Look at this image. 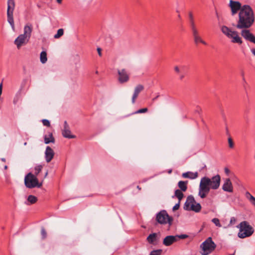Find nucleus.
<instances>
[{"mask_svg": "<svg viewBox=\"0 0 255 255\" xmlns=\"http://www.w3.org/2000/svg\"><path fill=\"white\" fill-rule=\"evenodd\" d=\"M29 40L23 34H20L14 40V43L19 49L22 45L26 44Z\"/></svg>", "mask_w": 255, "mask_h": 255, "instance_id": "14", "label": "nucleus"}, {"mask_svg": "<svg viewBox=\"0 0 255 255\" xmlns=\"http://www.w3.org/2000/svg\"><path fill=\"white\" fill-rule=\"evenodd\" d=\"M180 202H179V201L178 203L176 204L173 206V207L172 208L173 211H176L179 209V206H180Z\"/></svg>", "mask_w": 255, "mask_h": 255, "instance_id": "38", "label": "nucleus"}, {"mask_svg": "<svg viewBox=\"0 0 255 255\" xmlns=\"http://www.w3.org/2000/svg\"><path fill=\"white\" fill-rule=\"evenodd\" d=\"M245 196L250 201L254 198V197L248 191L246 192Z\"/></svg>", "mask_w": 255, "mask_h": 255, "instance_id": "35", "label": "nucleus"}, {"mask_svg": "<svg viewBox=\"0 0 255 255\" xmlns=\"http://www.w3.org/2000/svg\"><path fill=\"white\" fill-rule=\"evenodd\" d=\"M41 234L43 240L46 239L47 237V233L44 228H42L41 229Z\"/></svg>", "mask_w": 255, "mask_h": 255, "instance_id": "34", "label": "nucleus"}, {"mask_svg": "<svg viewBox=\"0 0 255 255\" xmlns=\"http://www.w3.org/2000/svg\"><path fill=\"white\" fill-rule=\"evenodd\" d=\"M222 189L224 191L228 192H232L233 191L232 183L229 178H227L225 180Z\"/></svg>", "mask_w": 255, "mask_h": 255, "instance_id": "19", "label": "nucleus"}, {"mask_svg": "<svg viewBox=\"0 0 255 255\" xmlns=\"http://www.w3.org/2000/svg\"><path fill=\"white\" fill-rule=\"evenodd\" d=\"M221 177L219 174L209 178L206 176L202 177L199 186L198 195L204 199L209 194L210 189L217 190L220 185Z\"/></svg>", "mask_w": 255, "mask_h": 255, "instance_id": "2", "label": "nucleus"}, {"mask_svg": "<svg viewBox=\"0 0 255 255\" xmlns=\"http://www.w3.org/2000/svg\"><path fill=\"white\" fill-rule=\"evenodd\" d=\"M250 202L255 207V197H254Z\"/></svg>", "mask_w": 255, "mask_h": 255, "instance_id": "40", "label": "nucleus"}, {"mask_svg": "<svg viewBox=\"0 0 255 255\" xmlns=\"http://www.w3.org/2000/svg\"><path fill=\"white\" fill-rule=\"evenodd\" d=\"M44 139V142L46 144H48L50 142L54 143L55 141V139L51 132H49L48 134L45 135Z\"/></svg>", "mask_w": 255, "mask_h": 255, "instance_id": "23", "label": "nucleus"}, {"mask_svg": "<svg viewBox=\"0 0 255 255\" xmlns=\"http://www.w3.org/2000/svg\"><path fill=\"white\" fill-rule=\"evenodd\" d=\"M64 34V30L62 28H60L58 30L57 32L54 35V37L55 39H58L62 36Z\"/></svg>", "mask_w": 255, "mask_h": 255, "instance_id": "30", "label": "nucleus"}, {"mask_svg": "<svg viewBox=\"0 0 255 255\" xmlns=\"http://www.w3.org/2000/svg\"><path fill=\"white\" fill-rule=\"evenodd\" d=\"M161 250H154L150 253V255H161Z\"/></svg>", "mask_w": 255, "mask_h": 255, "instance_id": "33", "label": "nucleus"}, {"mask_svg": "<svg viewBox=\"0 0 255 255\" xmlns=\"http://www.w3.org/2000/svg\"><path fill=\"white\" fill-rule=\"evenodd\" d=\"M7 21L10 24L13 30H14V22L13 19V11L15 6L14 0H7Z\"/></svg>", "mask_w": 255, "mask_h": 255, "instance_id": "8", "label": "nucleus"}, {"mask_svg": "<svg viewBox=\"0 0 255 255\" xmlns=\"http://www.w3.org/2000/svg\"><path fill=\"white\" fill-rule=\"evenodd\" d=\"M137 188L138 189H139V190L140 189V188H139V186H137Z\"/></svg>", "mask_w": 255, "mask_h": 255, "instance_id": "48", "label": "nucleus"}, {"mask_svg": "<svg viewBox=\"0 0 255 255\" xmlns=\"http://www.w3.org/2000/svg\"><path fill=\"white\" fill-rule=\"evenodd\" d=\"M42 124L44 126L49 127L50 126V122L48 120L44 119L42 121Z\"/></svg>", "mask_w": 255, "mask_h": 255, "instance_id": "36", "label": "nucleus"}, {"mask_svg": "<svg viewBox=\"0 0 255 255\" xmlns=\"http://www.w3.org/2000/svg\"><path fill=\"white\" fill-rule=\"evenodd\" d=\"M220 29L222 33L230 39L232 43L239 45L243 43L242 38L238 31L226 25L221 26Z\"/></svg>", "mask_w": 255, "mask_h": 255, "instance_id": "3", "label": "nucleus"}, {"mask_svg": "<svg viewBox=\"0 0 255 255\" xmlns=\"http://www.w3.org/2000/svg\"><path fill=\"white\" fill-rule=\"evenodd\" d=\"M147 111H148V109L146 108H143V109H139V110L134 112L133 113V114L145 113L147 112Z\"/></svg>", "mask_w": 255, "mask_h": 255, "instance_id": "31", "label": "nucleus"}, {"mask_svg": "<svg viewBox=\"0 0 255 255\" xmlns=\"http://www.w3.org/2000/svg\"><path fill=\"white\" fill-rule=\"evenodd\" d=\"M118 81L121 83H125L129 81V74L125 69L118 70Z\"/></svg>", "mask_w": 255, "mask_h": 255, "instance_id": "12", "label": "nucleus"}, {"mask_svg": "<svg viewBox=\"0 0 255 255\" xmlns=\"http://www.w3.org/2000/svg\"><path fill=\"white\" fill-rule=\"evenodd\" d=\"M187 237L188 236L184 234L176 236H167L163 239V244L166 247H168L177 242L180 239H184Z\"/></svg>", "mask_w": 255, "mask_h": 255, "instance_id": "10", "label": "nucleus"}, {"mask_svg": "<svg viewBox=\"0 0 255 255\" xmlns=\"http://www.w3.org/2000/svg\"><path fill=\"white\" fill-rule=\"evenodd\" d=\"M234 255V254H232V255Z\"/></svg>", "mask_w": 255, "mask_h": 255, "instance_id": "49", "label": "nucleus"}, {"mask_svg": "<svg viewBox=\"0 0 255 255\" xmlns=\"http://www.w3.org/2000/svg\"><path fill=\"white\" fill-rule=\"evenodd\" d=\"M37 200V198L33 195H29L28 196L27 201L31 204L35 203Z\"/></svg>", "mask_w": 255, "mask_h": 255, "instance_id": "29", "label": "nucleus"}, {"mask_svg": "<svg viewBox=\"0 0 255 255\" xmlns=\"http://www.w3.org/2000/svg\"><path fill=\"white\" fill-rule=\"evenodd\" d=\"M45 159L47 163L50 162L53 158L54 152L49 146H47L45 151Z\"/></svg>", "mask_w": 255, "mask_h": 255, "instance_id": "17", "label": "nucleus"}, {"mask_svg": "<svg viewBox=\"0 0 255 255\" xmlns=\"http://www.w3.org/2000/svg\"><path fill=\"white\" fill-rule=\"evenodd\" d=\"M212 222L217 227H221V225L220 223V221L218 218H213L212 220Z\"/></svg>", "mask_w": 255, "mask_h": 255, "instance_id": "32", "label": "nucleus"}, {"mask_svg": "<svg viewBox=\"0 0 255 255\" xmlns=\"http://www.w3.org/2000/svg\"><path fill=\"white\" fill-rule=\"evenodd\" d=\"M144 87L143 85H137L134 88V92L132 96L131 102L132 104H134L136 98L138 97L139 94L143 90Z\"/></svg>", "mask_w": 255, "mask_h": 255, "instance_id": "18", "label": "nucleus"}, {"mask_svg": "<svg viewBox=\"0 0 255 255\" xmlns=\"http://www.w3.org/2000/svg\"><path fill=\"white\" fill-rule=\"evenodd\" d=\"M97 50H98V53H99V55H100V56H101V49H100V48H98L97 49Z\"/></svg>", "mask_w": 255, "mask_h": 255, "instance_id": "43", "label": "nucleus"}, {"mask_svg": "<svg viewBox=\"0 0 255 255\" xmlns=\"http://www.w3.org/2000/svg\"><path fill=\"white\" fill-rule=\"evenodd\" d=\"M255 21V14L254 9L249 4L243 5V8L238 13L237 28L245 29L241 31L242 36L247 40L255 44V36L249 30Z\"/></svg>", "mask_w": 255, "mask_h": 255, "instance_id": "1", "label": "nucleus"}, {"mask_svg": "<svg viewBox=\"0 0 255 255\" xmlns=\"http://www.w3.org/2000/svg\"><path fill=\"white\" fill-rule=\"evenodd\" d=\"M47 175H48V171H47L45 172V175H44V177H43V179H44V178H45L47 177Z\"/></svg>", "mask_w": 255, "mask_h": 255, "instance_id": "44", "label": "nucleus"}, {"mask_svg": "<svg viewBox=\"0 0 255 255\" xmlns=\"http://www.w3.org/2000/svg\"><path fill=\"white\" fill-rule=\"evenodd\" d=\"M183 178H189L190 179H195L198 177V172H191L188 171L185 173H183L182 175Z\"/></svg>", "mask_w": 255, "mask_h": 255, "instance_id": "21", "label": "nucleus"}, {"mask_svg": "<svg viewBox=\"0 0 255 255\" xmlns=\"http://www.w3.org/2000/svg\"><path fill=\"white\" fill-rule=\"evenodd\" d=\"M185 68L186 66L183 65L180 66H176L174 67L175 72L178 75L179 78L181 80L183 79L185 77Z\"/></svg>", "mask_w": 255, "mask_h": 255, "instance_id": "16", "label": "nucleus"}, {"mask_svg": "<svg viewBox=\"0 0 255 255\" xmlns=\"http://www.w3.org/2000/svg\"><path fill=\"white\" fill-rule=\"evenodd\" d=\"M184 209L187 211H193L196 213L199 212L201 209V205L197 203L192 196H189L184 206Z\"/></svg>", "mask_w": 255, "mask_h": 255, "instance_id": "7", "label": "nucleus"}, {"mask_svg": "<svg viewBox=\"0 0 255 255\" xmlns=\"http://www.w3.org/2000/svg\"><path fill=\"white\" fill-rule=\"evenodd\" d=\"M182 191L177 189L175 191L174 196H173L172 197L174 198V197H176L178 198L179 202H180L181 200L182 199L183 197V194L182 192Z\"/></svg>", "mask_w": 255, "mask_h": 255, "instance_id": "27", "label": "nucleus"}, {"mask_svg": "<svg viewBox=\"0 0 255 255\" xmlns=\"http://www.w3.org/2000/svg\"><path fill=\"white\" fill-rule=\"evenodd\" d=\"M236 222V219L235 217H232L230 219V224H234Z\"/></svg>", "mask_w": 255, "mask_h": 255, "instance_id": "39", "label": "nucleus"}, {"mask_svg": "<svg viewBox=\"0 0 255 255\" xmlns=\"http://www.w3.org/2000/svg\"><path fill=\"white\" fill-rule=\"evenodd\" d=\"M43 165L41 164L36 165L34 168V175L36 177L38 176L39 173L41 171Z\"/></svg>", "mask_w": 255, "mask_h": 255, "instance_id": "26", "label": "nucleus"}, {"mask_svg": "<svg viewBox=\"0 0 255 255\" xmlns=\"http://www.w3.org/2000/svg\"><path fill=\"white\" fill-rule=\"evenodd\" d=\"M231 9V15H235L243 8V5L239 1L230 0L228 4Z\"/></svg>", "mask_w": 255, "mask_h": 255, "instance_id": "11", "label": "nucleus"}, {"mask_svg": "<svg viewBox=\"0 0 255 255\" xmlns=\"http://www.w3.org/2000/svg\"><path fill=\"white\" fill-rule=\"evenodd\" d=\"M62 135L65 138H74L75 136L71 134L69 127L66 121L64 122V128L62 130Z\"/></svg>", "mask_w": 255, "mask_h": 255, "instance_id": "15", "label": "nucleus"}, {"mask_svg": "<svg viewBox=\"0 0 255 255\" xmlns=\"http://www.w3.org/2000/svg\"><path fill=\"white\" fill-rule=\"evenodd\" d=\"M1 160L3 162H5L6 160L4 158H1Z\"/></svg>", "mask_w": 255, "mask_h": 255, "instance_id": "46", "label": "nucleus"}, {"mask_svg": "<svg viewBox=\"0 0 255 255\" xmlns=\"http://www.w3.org/2000/svg\"><path fill=\"white\" fill-rule=\"evenodd\" d=\"M229 146L230 148H232L234 147V142L231 137L228 138Z\"/></svg>", "mask_w": 255, "mask_h": 255, "instance_id": "37", "label": "nucleus"}, {"mask_svg": "<svg viewBox=\"0 0 255 255\" xmlns=\"http://www.w3.org/2000/svg\"><path fill=\"white\" fill-rule=\"evenodd\" d=\"M32 31V26L30 23L26 24L23 29V35L28 37V38H30L31 33Z\"/></svg>", "mask_w": 255, "mask_h": 255, "instance_id": "20", "label": "nucleus"}, {"mask_svg": "<svg viewBox=\"0 0 255 255\" xmlns=\"http://www.w3.org/2000/svg\"><path fill=\"white\" fill-rule=\"evenodd\" d=\"M216 245L213 241L211 237L208 238L200 246L201 255H208L216 248Z\"/></svg>", "mask_w": 255, "mask_h": 255, "instance_id": "5", "label": "nucleus"}, {"mask_svg": "<svg viewBox=\"0 0 255 255\" xmlns=\"http://www.w3.org/2000/svg\"><path fill=\"white\" fill-rule=\"evenodd\" d=\"M225 172L227 174H229L230 173V170L228 168H225Z\"/></svg>", "mask_w": 255, "mask_h": 255, "instance_id": "41", "label": "nucleus"}, {"mask_svg": "<svg viewBox=\"0 0 255 255\" xmlns=\"http://www.w3.org/2000/svg\"><path fill=\"white\" fill-rule=\"evenodd\" d=\"M156 220L160 224H168L171 225L173 219L169 216L165 210H162L156 214Z\"/></svg>", "mask_w": 255, "mask_h": 255, "instance_id": "9", "label": "nucleus"}, {"mask_svg": "<svg viewBox=\"0 0 255 255\" xmlns=\"http://www.w3.org/2000/svg\"><path fill=\"white\" fill-rule=\"evenodd\" d=\"M194 42L196 44L201 43L204 45H207V43L204 40L201 35L198 29L191 31Z\"/></svg>", "mask_w": 255, "mask_h": 255, "instance_id": "13", "label": "nucleus"}, {"mask_svg": "<svg viewBox=\"0 0 255 255\" xmlns=\"http://www.w3.org/2000/svg\"><path fill=\"white\" fill-rule=\"evenodd\" d=\"M40 62L42 64L45 63L47 61V53L46 51H42L40 55Z\"/></svg>", "mask_w": 255, "mask_h": 255, "instance_id": "28", "label": "nucleus"}, {"mask_svg": "<svg viewBox=\"0 0 255 255\" xmlns=\"http://www.w3.org/2000/svg\"><path fill=\"white\" fill-rule=\"evenodd\" d=\"M4 169L5 170H6V169H7V165H5V166H4Z\"/></svg>", "mask_w": 255, "mask_h": 255, "instance_id": "47", "label": "nucleus"}, {"mask_svg": "<svg viewBox=\"0 0 255 255\" xmlns=\"http://www.w3.org/2000/svg\"><path fill=\"white\" fill-rule=\"evenodd\" d=\"M187 183L188 181H180L178 183V185L180 190L183 192L186 191L187 189Z\"/></svg>", "mask_w": 255, "mask_h": 255, "instance_id": "25", "label": "nucleus"}, {"mask_svg": "<svg viewBox=\"0 0 255 255\" xmlns=\"http://www.w3.org/2000/svg\"><path fill=\"white\" fill-rule=\"evenodd\" d=\"M147 242L151 244L155 245L157 242V235L156 233L150 234L146 239Z\"/></svg>", "mask_w": 255, "mask_h": 255, "instance_id": "22", "label": "nucleus"}, {"mask_svg": "<svg viewBox=\"0 0 255 255\" xmlns=\"http://www.w3.org/2000/svg\"><path fill=\"white\" fill-rule=\"evenodd\" d=\"M251 52L252 53V54L255 56V48H253L251 49Z\"/></svg>", "mask_w": 255, "mask_h": 255, "instance_id": "42", "label": "nucleus"}, {"mask_svg": "<svg viewBox=\"0 0 255 255\" xmlns=\"http://www.w3.org/2000/svg\"><path fill=\"white\" fill-rule=\"evenodd\" d=\"M237 228L239 229L238 237L241 239L250 237L254 233L253 227L247 221L241 222Z\"/></svg>", "mask_w": 255, "mask_h": 255, "instance_id": "4", "label": "nucleus"}, {"mask_svg": "<svg viewBox=\"0 0 255 255\" xmlns=\"http://www.w3.org/2000/svg\"><path fill=\"white\" fill-rule=\"evenodd\" d=\"M62 0H56L57 2L59 4L61 3Z\"/></svg>", "mask_w": 255, "mask_h": 255, "instance_id": "45", "label": "nucleus"}, {"mask_svg": "<svg viewBox=\"0 0 255 255\" xmlns=\"http://www.w3.org/2000/svg\"><path fill=\"white\" fill-rule=\"evenodd\" d=\"M24 184L26 187L33 188L34 187L40 188L42 185V182L39 183L37 177L31 172L28 173L25 176Z\"/></svg>", "mask_w": 255, "mask_h": 255, "instance_id": "6", "label": "nucleus"}, {"mask_svg": "<svg viewBox=\"0 0 255 255\" xmlns=\"http://www.w3.org/2000/svg\"><path fill=\"white\" fill-rule=\"evenodd\" d=\"M189 20H190V28H191V31L193 30L194 29H198L195 25L193 15L191 12L189 13Z\"/></svg>", "mask_w": 255, "mask_h": 255, "instance_id": "24", "label": "nucleus"}]
</instances>
